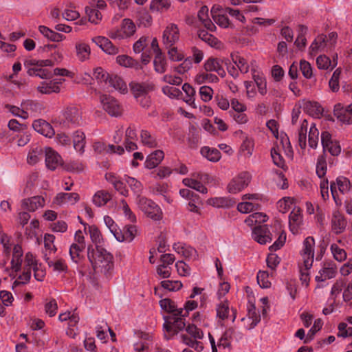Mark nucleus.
<instances>
[{
    "label": "nucleus",
    "instance_id": "nucleus-10",
    "mask_svg": "<svg viewBox=\"0 0 352 352\" xmlns=\"http://www.w3.org/2000/svg\"><path fill=\"white\" fill-rule=\"evenodd\" d=\"M333 114L342 123L352 124V104L344 107L341 103L334 106Z\"/></svg>",
    "mask_w": 352,
    "mask_h": 352
},
{
    "label": "nucleus",
    "instance_id": "nucleus-2",
    "mask_svg": "<svg viewBox=\"0 0 352 352\" xmlns=\"http://www.w3.org/2000/svg\"><path fill=\"white\" fill-rule=\"evenodd\" d=\"M138 208L148 218L154 221L162 219L163 213L160 206L153 200L145 197L139 196L137 198Z\"/></svg>",
    "mask_w": 352,
    "mask_h": 352
},
{
    "label": "nucleus",
    "instance_id": "nucleus-39",
    "mask_svg": "<svg viewBox=\"0 0 352 352\" xmlns=\"http://www.w3.org/2000/svg\"><path fill=\"white\" fill-rule=\"evenodd\" d=\"M182 183L187 187L195 189L203 194L208 192V189L199 181L191 178H184Z\"/></svg>",
    "mask_w": 352,
    "mask_h": 352
},
{
    "label": "nucleus",
    "instance_id": "nucleus-44",
    "mask_svg": "<svg viewBox=\"0 0 352 352\" xmlns=\"http://www.w3.org/2000/svg\"><path fill=\"white\" fill-rule=\"evenodd\" d=\"M308 137L309 146L314 149L316 148L318 144L319 131L315 124L311 125Z\"/></svg>",
    "mask_w": 352,
    "mask_h": 352
},
{
    "label": "nucleus",
    "instance_id": "nucleus-9",
    "mask_svg": "<svg viewBox=\"0 0 352 352\" xmlns=\"http://www.w3.org/2000/svg\"><path fill=\"white\" fill-rule=\"evenodd\" d=\"M179 38V32L177 25L169 24L163 32L162 41L166 47L173 46Z\"/></svg>",
    "mask_w": 352,
    "mask_h": 352
},
{
    "label": "nucleus",
    "instance_id": "nucleus-62",
    "mask_svg": "<svg viewBox=\"0 0 352 352\" xmlns=\"http://www.w3.org/2000/svg\"><path fill=\"white\" fill-rule=\"evenodd\" d=\"M271 156L274 164L279 168L285 169V160L276 148L271 149Z\"/></svg>",
    "mask_w": 352,
    "mask_h": 352
},
{
    "label": "nucleus",
    "instance_id": "nucleus-61",
    "mask_svg": "<svg viewBox=\"0 0 352 352\" xmlns=\"http://www.w3.org/2000/svg\"><path fill=\"white\" fill-rule=\"evenodd\" d=\"M341 74V69L340 68L336 69L329 82V87L333 92H336L339 90V78Z\"/></svg>",
    "mask_w": 352,
    "mask_h": 352
},
{
    "label": "nucleus",
    "instance_id": "nucleus-51",
    "mask_svg": "<svg viewBox=\"0 0 352 352\" xmlns=\"http://www.w3.org/2000/svg\"><path fill=\"white\" fill-rule=\"evenodd\" d=\"M168 319L172 320L173 326L174 327V334H177L179 331L186 329V322L184 318L172 314L168 316Z\"/></svg>",
    "mask_w": 352,
    "mask_h": 352
},
{
    "label": "nucleus",
    "instance_id": "nucleus-60",
    "mask_svg": "<svg viewBox=\"0 0 352 352\" xmlns=\"http://www.w3.org/2000/svg\"><path fill=\"white\" fill-rule=\"evenodd\" d=\"M89 232L92 242L96 244V247L100 245L102 237L99 229L96 226H89Z\"/></svg>",
    "mask_w": 352,
    "mask_h": 352
},
{
    "label": "nucleus",
    "instance_id": "nucleus-17",
    "mask_svg": "<svg viewBox=\"0 0 352 352\" xmlns=\"http://www.w3.org/2000/svg\"><path fill=\"white\" fill-rule=\"evenodd\" d=\"M32 126L36 131L47 138H52L55 134L52 126L44 120L39 119L35 120L32 124Z\"/></svg>",
    "mask_w": 352,
    "mask_h": 352
},
{
    "label": "nucleus",
    "instance_id": "nucleus-4",
    "mask_svg": "<svg viewBox=\"0 0 352 352\" xmlns=\"http://www.w3.org/2000/svg\"><path fill=\"white\" fill-rule=\"evenodd\" d=\"M129 88L135 100H138V98L148 95L150 92L155 91V85L148 80L141 82L132 81L129 83Z\"/></svg>",
    "mask_w": 352,
    "mask_h": 352
},
{
    "label": "nucleus",
    "instance_id": "nucleus-34",
    "mask_svg": "<svg viewBox=\"0 0 352 352\" xmlns=\"http://www.w3.org/2000/svg\"><path fill=\"white\" fill-rule=\"evenodd\" d=\"M252 78L257 86L258 93L261 96H265L267 92V82L263 74H256V71L253 70Z\"/></svg>",
    "mask_w": 352,
    "mask_h": 352
},
{
    "label": "nucleus",
    "instance_id": "nucleus-52",
    "mask_svg": "<svg viewBox=\"0 0 352 352\" xmlns=\"http://www.w3.org/2000/svg\"><path fill=\"white\" fill-rule=\"evenodd\" d=\"M306 109L310 115L316 118H319L323 113V108L317 102H307Z\"/></svg>",
    "mask_w": 352,
    "mask_h": 352
},
{
    "label": "nucleus",
    "instance_id": "nucleus-30",
    "mask_svg": "<svg viewBox=\"0 0 352 352\" xmlns=\"http://www.w3.org/2000/svg\"><path fill=\"white\" fill-rule=\"evenodd\" d=\"M111 199V195L107 190H101L95 193L92 201L94 205L101 207L107 204Z\"/></svg>",
    "mask_w": 352,
    "mask_h": 352
},
{
    "label": "nucleus",
    "instance_id": "nucleus-23",
    "mask_svg": "<svg viewBox=\"0 0 352 352\" xmlns=\"http://www.w3.org/2000/svg\"><path fill=\"white\" fill-rule=\"evenodd\" d=\"M164 157V152L162 150H156L147 156L144 166L146 168L153 169L160 164Z\"/></svg>",
    "mask_w": 352,
    "mask_h": 352
},
{
    "label": "nucleus",
    "instance_id": "nucleus-35",
    "mask_svg": "<svg viewBox=\"0 0 352 352\" xmlns=\"http://www.w3.org/2000/svg\"><path fill=\"white\" fill-rule=\"evenodd\" d=\"M308 128V122L307 120L304 119L301 124L300 127L298 131V141L300 147L305 149L307 146V133Z\"/></svg>",
    "mask_w": 352,
    "mask_h": 352
},
{
    "label": "nucleus",
    "instance_id": "nucleus-16",
    "mask_svg": "<svg viewBox=\"0 0 352 352\" xmlns=\"http://www.w3.org/2000/svg\"><path fill=\"white\" fill-rule=\"evenodd\" d=\"M45 164L47 168L54 170L62 164V158L58 153L51 148L45 149Z\"/></svg>",
    "mask_w": 352,
    "mask_h": 352
},
{
    "label": "nucleus",
    "instance_id": "nucleus-37",
    "mask_svg": "<svg viewBox=\"0 0 352 352\" xmlns=\"http://www.w3.org/2000/svg\"><path fill=\"white\" fill-rule=\"evenodd\" d=\"M74 147L76 151L83 153L85 145V135L82 131H76L73 137Z\"/></svg>",
    "mask_w": 352,
    "mask_h": 352
},
{
    "label": "nucleus",
    "instance_id": "nucleus-56",
    "mask_svg": "<svg viewBox=\"0 0 352 352\" xmlns=\"http://www.w3.org/2000/svg\"><path fill=\"white\" fill-rule=\"evenodd\" d=\"M230 307L228 300L221 302L217 306V316L221 320L228 318L229 314Z\"/></svg>",
    "mask_w": 352,
    "mask_h": 352
},
{
    "label": "nucleus",
    "instance_id": "nucleus-15",
    "mask_svg": "<svg viewBox=\"0 0 352 352\" xmlns=\"http://www.w3.org/2000/svg\"><path fill=\"white\" fill-rule=\"evenodd\" d=\"M302 223V215L300 208H294L289 216V225L291 232L296 234Z\"/></svg>",
    "mask_w": 352,
    "mask_h": 352
},
{
    "label": "nucleus",
    "instance_id": "nucleus-19",
    "mask_svg": "<svg viewBox=\"0 0 352 352\" xmlns=\"http://www.w3.org/2000/svg\"><path fill=\"white\" fill-rule=\"evenodd\" d=\"M45 199L41 196H34L22 201L21 206L29 212H34L39 208L43 207Z\"/></svg>",
    "mask_w": 352,
    "mask_h": 352
},
{
    "label": "nucleus",
    "instance_id": "nucleus-3",
    "mask_svg": "<svg viewBox=\"0 0 352 352\" xmlns=\"http://www.w3.org/2000/svg\"><path fill=\"white\" fill-rule=\"evenodd\" d=\"M63 120L60 124L63 127H71L79 125L82 121L80 109L75 105H69L63 111Z\"/></svg>",
    "mask_w": 352,
    "mask_h": 352
},
{
    "label": "nucleus",
    "instance_id": "nucleus-6",
    "mask_svg": "<svg viewBox=\"0 0 352 352\" xmlns=\"http://www.w3.org/2000/svg\"><path fill=\"white\" fill-rule=\"evenodd\" d=\"M251 176L248 172H242L234 177L228 185L230 193L236 194L248 186L250 182Z\"/></svg>",
    "mask_w": 352,
    "mask_h": 352
},
{
    "label": "nucleus",
    "instance_id": "nucleus-58",
    "mask_svg": "<svg viewBox=\"0 0 352 352\" xmlns=\"http://www.w3.org/2000/svg\"><path fill=\"white\" fill-rule=\"evenodd\" d=\"M260 205L258 203L253 202H241L237 206V210L242 213H248L253 210L259 209Z\"/></svg>",
    "mask_w": 352,
    "mask_h": 352
},
{
    "label": "nucleus",
    "instance_id": "nucleus-41",
    "mask_svg": "<svg viewBox=\"0 0 352 352\" xmlns=\"http://www.w3.org/2000/svg\"><path fill=\"white\" fill-rule=\"evenodd\" d=\"M181 339L184 344L194 349L197 351H201L204 349L202 342L195 340V338L187 336L186 334H182Z\"/></svg>",
    "mask_w": 352,
    "mask_h": 352
},
{
    "label": "nucleus",
    "instance_id": "nucleus-11",
    "mask_svg": "<svg viewBox=\"0 0 352 352\" xmlns=\"http://www.w3.org/2000/svg\"><path fill=\"white\" fill-rule=\"evenodd\" d=\"M347 220L344 215L339 210L333 212L331 220V230L336 234H340L344 232L346 226Z\"/></svg>",
    "mask_w": 352,
    "mask_h": 352
},
{
    "label": "nucleus",
    "instance_id": "nucleus-29",
    "mask_svg": "<svg viewBox=\"0 0 352 352\" xmlns=\"http://www.w3.org/2000/svg\"><path fill=\"white\" fill-rule=\"evenodd\" d=\"M198 36L201 40L212 47L219 48L220 47L221 42L218 38L212 34H209L205 30H199L198 31Z\"/></svg>",
    "mask_w": 352,
    "mask_h": 352
},
{
    "label": "nucleus",
    "instance_id": "nucleus-55",
    "mask_svg": "<svg viewBox=\"0 0 352 352\" xmlns=\"http://www.w3.org/2000/svg\"><path fill=\"white\" fill-rule=\"evenodd\" d=\"M124 179L126 184L131 188V189L133 191V192L138 195V197L140 196V194L143 188L141 182L138 181L134 177H131L127 175H125Z\"/></svg>",
    "mask_w": 352,
    "mask_h": 352
},
{
    "label": "nucleus",
    "instance_id": "nucleus-20",
    "mask_svg": "<svg viewBox=\"0 0 352 352\" xmlns=\"http://www.w3.org/2000/svg\"><path fill=\"white\" fill-rule=\"evenodd\" d=\"M137 232L138 230L135 226L127 225L124 226L123 231L119 230L118 232H116V234H115V237L118 241H128L131 242L136 236Z\"/></svg>",
    "mask_w": 352,
    "mask_h": 352
},
{
    "label": "nucleus",
    "instance_id": "nucleus-46",
    "mask_svg": "<svg viewBox=\"0 0 352 352\" xmlns=\"http://www.w3.org/2000/svg\"><path fill=\"white\" fill-rule=\"evenodd\" d=\"M195 81L199 85L206 82H217L219 78L216 75L209 74L207 72H201L196 76Z\"/></svg>",
    "mask_w": 352,
    "mask_h": 352
},
{
    "label": "nucleus",
    "instance_id": "nucleus-43",
    "mask_svg": "<svg viewBox=\"0 0 352 352\" xmlns=\"http://www.w3.org/2000/svg\"><path fill=\"white\" fill-rule=\"evenodd\" d=\"M121 28L124 33L123 35L125 36L126 38L133 36L136 30L135 23L129 19L122 20Z\"/></svg>",
    "mask_w": 352,
    "mask_h": 352
},
{
    "label": "nucleus",
    "instance_id": "nucleus-13",
    "mask_svg": "<svg viewBox=\"0 0 352 352\" xmlns=\"http://www.w3.org/2000/svg\"><path fill=\"white\" fill-rule=\"evenodd\" d=\"M253 239L260 244H265L272 241L271 233L266 225H258L252 230Z\"/></svg>",
    "mask_w": 352,
    "mask_h": 352
},
{
    "label": "nucleus",
    "instance_id": "nucleus-21",
    "mask_svg": "<svg viewBox=\"0 0 352 352\" xmlns=\"http://www.w3.org/2000/svg\"><path fill=\"white\" fill-rule=\"evenodd\" d=\"M327 45V40L326 35H318L310 45L309 53L311 56H316L320 52H326Z\"/></svg>",
    "mask_w": 352,
    "mask_h": 352
},
{
    "label": "nucleus",
    "instance_id": "nucleus-24",
    "mask_svg": "<svg viewBox=\"0 0 352 352\" xmlns=\"http://www.w3.org/2000/svg\"><path fill=\"white\" fill-rule=\"evenodd\" d=\"M235 201L229 197H212L207 200V204L215 208H230L235 204Z\"/></svg>",
    "mask_w": 352,
    "mask_h": 352
},
{
    "label": "nucleus",
    "instance_id": "nucleus-33",
    "mask_svg": "<svg viewBox=\"0 0 352 352\" xmlns=\"http://www.w3.org/2000/svg\"><path fill=\"white\" fill-rule=\"evenodd\" d=\"M45 261L50 267L52 268L54 272L58 273L65 272L67 271V266L65 261L62 258H57L54 261L51 260L50 258L46 257Z\"/></svg>",
    "mask_w": 352,
    "mask_h": 352
},
{
    "label": "nucleus",
    "instance_id": "nucleus-59",
    "mask_svg": "<svg viewBox=\"0 0 352 352\" xmlns=\"http://www.w3.org/2000/svg\"><path fill=\"white\" fill-rule=\"evenodd\" d=\"M85 248H81L80 246L76 245V243H73L69 248V254L72 260L78 263L81 258V254Z\"/></svg>",
    "mask_w": 352,
    "mask_h": 352
},
{
    "label": "nucleus",
    "instance_id": "nucleus-38",
    "mask_svg": "<svg viewBox=\"0 0 352 352\" xmlns=\"http://www.w3.org/2000/svg\"><path fill=\"white\" fill-rule=\"evenodd\" d=\"M201 153L209 161L213 162H218L221 158V153L217 148H210L208 146H204L201 149Z\"/></svg>",
    "mask_w": 352,
    "mask_h": 352
},
{
    "label": "nucleus",
    "instance_id": "nucleus-22",
    "mask_svg": "<svg viewBox=\"0 0 352 352\" xmlns=\"http://www.w3.org/2000/svg\"><path fill=\"white\" fill-rule=\"evenodd\" d=\"M80 196L76 192H60L56 195L54 201L58 205L64 204L74 205L78 202Z\"/></svg>",
    "mask_w": 352,
    "mask_h": 352
},
{
    "label": "nucleus",
    "instance_id": "nucleus-36",
    "mask_svg": "<svg viewBox=\"0 0 352 352\" xmlns=\"http://www.w3.org/2000/svg\"><path fill=\"white\" fill-rule=\"evenodd\" d=\"M108 82L111 87L120 93L125 94L127 92V85L120 77L116 75L110 76Z\"/></svg>",
    "mask_w": 352,
    "mask_h": 352
},
{
    "label": "nucleus",
    "instance_id": "nucleus-31",
    "mask_svg": "<svg viewBox=\"0 0 352 352\" xmlns=\"http://www.w3.org/2000/svg\"><path fill=\"white\" fill-rule=\"evenodd\" d=\"M140 140L142 144L149 148H156L158 142L155 137L147 130H142L140 131Z\"/></svg>",
    "mask_w": 352,
    "mask_h": 352
},
{
    "label": "nucleus",
    "instance_id": "nucleus-54",
    "mask_svg": "<svg viewBox=\"0 0 352 352\" xmlns=\"http://www.w3.org/2000/svg\"><path fill=\"white\" fill-rule=\"evenodd\" d=\"M327 173L326 155L324 153L318 156L316 164V174L320 178L324 177Z\"/></svg>",
    "mask_w": 352,
    "mask_h": 352
},
{
    "label": "nucleus",
    "instance_id": "nucleus-45",
    "mask_svg": "<svg viewBox=\"0 0 352 352\" xmlns=\"http://www.w3.org/2000/svg\"><path fill=\"white\" fill-rule=\"evenodd\" d=\"M85 12L89 21L92 23L98 24L102 19V14L95 7H86Z\"/></svg>",
    "mask_w": 352,
    "mask_h": 352
},
{
    "label": "nucleus",
    "instance_id": "nucleus-48",
    "mask_svg": "<svg viewBox=\"0 0 352 352\" xmlns=\"http://www.w3.org/2000/svg\"><path fill=\"white\" fill-rule=\"evenodd\" d=\"M231 58L241 73L246 74L248 72L249 65L243 57H241L237 54H231Z\"/></svg>",
    "mask_w": 352,
    "mask_h": 352
},
{
    "label": "nucleus",
    "instance_id": "nucleus-53",
    "mask_svg": "<svg viewBox=\"0 0 352 352\" xmlns=\"http://www.w3.org/2000/svg\"><path fill=\"white\" fill-rule=\"evenodd\" d=\"M160 305L163 310L170 313V315L176 314L179 309L175 302L170 298L161 300L160 301Z\"/></svg>",
    "mask_w": 352,
    "mask_h": 352
},
{
    "label": "nucleus",
    "instance_id": "nucleus-12",
    "mask_svg": "<svg viewBox=\"0 0 352 352\" xmlns=\"http://www.w3.org/2000/svg\"><path fill=\"white\" fill-rule=\"evenodd\" d=\"M223 62V60L220 58L211 56L205 61L204 65V69L207 72H214L220 77L224 78L226 72L222 67Z\"/></svg>",
    "mask_w": 352,
    "mask_h": 352
},
{
    "label": "nucleus",
    "instance_id": "nucleus-18",
    "mask_svg": "<svg viewBox=\"0 0 352 352\" xmlns=\"http://www.w3.org/2000/svg\"><path fill=\"white\" fill-rule=\"evenodd\" d=\"M65 81V79L59 80H50L49 82H42L37 87V90L44 94H50L52 93H58L60 90V85Z\"/></svg>",
    "mask_w": 352,
    "mask_h": 352
},
{
    "label": "nucleus",
    "instance_id": "nucleus-42",
    "mask_svg": "<svg viewBox=\"0 0 352 352\" xmlns=\"http://www.w3.org/2000/svg\"><path fill=\"white\" fill-rule=\"evenodd\" d=\"M170 0H153L150 4V10L153 12H162L170 7Z\"/></svg>",
    "mask_w": 352,
    "mask_h": 352
},
{
    "label": "nucleus",
    "instance_id": "nucleus-49",
    "mask_svg": "<svg viewBox=\"0 0 352 352\" xmlns=\"http://www.w3.org/2000/svg\"><path fill=\"white\" fill-rule=\"evenodd\" d=\"M307 30V27L303 25H298V35L295 41V45L300 50L304 48L306 45L307 39L305 38V34Z\"/></svg>",
    "mask_w": 352,
    "mask_h": 352
},
{
    "label": "nucleus",
    "instance_id": "nucleus-50",
    "mask_svg": "<svg viewBox=\"0 0 352 352\" xmlns=\"http://www.w3.org/2000/svg\"><path fill=\"white\" fill-rule=\"evenodd\" d=\"M182 90L186 95L184 100L190 106L195 104V89L190 84L184 83L182 86Z\"/></svg>",
    "mask_w": 352,
    "mask_h": 352
},
{
    "label": "nucleus",
    "instance_id": "nucleus-7",
    "mask_svg": "<svg viewBox=\"0 0 352 352\" xmlns=\"http://www.w3.org/2000/svg\"><path fill=\"white\" fill-rule=\"evenodd\" d=\"M315 240L312 236L307 237L303 241V248L301 255L303 258L304 266L310 269L314 262Z\"/></svg>",
    "mask_w": 352,
    "mask_h": 352
},
{
    "label": "nucleus",
    "instance_id": "nucleus-26",
    "mask_svg": "<svg viewBox=\"0 0 352 352\" xmlns=\"http://www.w3.org/2000/svg\"><path fill=\"white\" fill-rule=\"evenodd\" d=\"M198 18L207 30L212 32L216 29V26L208 17V8L207 6H202L198 12Z\"/></svg>",
    "mask_w": 352,
    "mask_h": 352
},
{
    "label": "nucleus",
    "instance_id": "nucleus-40",
    "mask_svg": "<svg viewBox=\"0 0 352 352\" xmlns=\"http://www.w3.org/2000/svg\"><path fill=\"white\" fill-rule=\"evenodd\" d=\"M333 63L332 65L331 60L326 55H320L316 58V65L320 69H328L330 67H331V69H333L337 65L335 58H333Z\"/></svg>",
    "mask_w": 352,
    "mask_h": 352
},
{
    "label": "nucleus",
    "instance_id": "nucleus-8",
    "mask_svg": "<svg viewBox=\"0 0 352 352\" xmlns=\"http://www.w3.org/2000/svg\"><path fill=\"white\" fill-rule=\"evenodd\" d=\"M243 338V334L241 331H236L234 327H230L221 336L219 343V347L230 348L231 342L235 340L239 342Z\"/></svg>",
    "mask_w": 352,
    "mask_h": 352
},
{
    "label": "nucleus",
    "instance_id": "nucleus-5",
    "mask_svg": "<svg viewBox=\"0 0 352 352\" xmlns=\"http://www.w3.org/2000/svg\"><path fill=\"white\" fill-rule=\"evenodd\" d=\"M100 99L103 109L109 115L114 117L121 116L122 108L116 98L109 95H102Z\"/></svg>",
    "mask_w": 352,
    "mask_h": 352
},
{
    "label": "nucleus",
    "instance_id": "nucleus-28",
    "mask_svg": "<svg viewBox=\"0 0 352 352\" xmlns=\"http://www.w3.org/2000/svg\"><path fill=\"white\" fill-rule=\"evenodd\" d=\"M38 30L45 38L54 42H59L65 38L64 35L56 32L45 25H40Z\"/></svg>",
    "mask_w": 352,
    "mask_h": 352
},
{
    "label": "nucleus",
    "instance_id": "nucleus-27",
    "mask_svg": "<svg viewBox=\"0 0 352 352\" xmlns=\"http://www.w3.org/2000/svg\"><path fill=\"white\" fill-rule=\"evenodd\" d=\"M168 62L164 54L155 55L153 59V68L155 72L162 74L166 72Z\"/></svg>",
    "mask_w": 352,
    "mask_h": 352
},
{
    "label": "nucleus",
    "instance_id": "nucleus-63",
    "mask_svg": "<svg viewBox=\"0 0 352 352\" xmlns=\"http://www.w3.org/2000/svg\"><path fill=\"white\" fill-rule=\"evenodd\" d=\"M186 332L195 340L202 339L204 337V333L201 329H199L195 324H188L186 327Z\"/></svg>",
    "mask_w": 352,
    "mask_h": 352
},
{
    "label": "nucleus",
    "instance_id": "nucleus-14",
    "mask_svg": "<svg viewBox=\"0 0 352 352\" xmlns=\"http://www.w3.org/2000/svg\"><path fill=\"white\" fill-rule=\"evenodd\" d=\"M98 46H99L105 53L110 55H116L118 54L119 49L114 45L111 41L104 36H96L92 38Z\"/></svg>",
    "mask_w": 352,
    "mask_h": 352
},
{
    "label": "nucleus",
    "instance_id": "nucleus-32",
    "mask_svg": "<svg viewBox=\"0 0 352 352\" xmlns=\"http://www.w3.org/2000/svg\"><path fill=\"white\" fill-rule=\"evenodd\" d=\"M43 156V151L41 146H34L29 151L27 162L30 165L36 164Z\"/></svg>",
    "mask_w": 352,
    "mask_h": 352
},
{
    "label": "nucleus",
    "instance_id": "nucleus-64",
    "mask_svg": "<svg viewBox=\"0 0 352 352\" xmlns=\"http://www.w3.org/2000/svg\"><path fill=\"white\" fill-rule=\"evenodd\" d=\"M192 67V62L191 57H188L184 60V61L177 67L175 68V71L179 74H184L190 70Z\"/></svg>",
    "mask_w": 352,
    "mask_h": 352
},
{
    "label": "nucleus",
    "instance_id": "nucleus-57",
    "mask_svg": "<svg viewBox=\"0 0 352 352\" xmlns=\"http://www.w3.org/2000/svg\"><path fill=\"white\" fill-rule=\"evenodd\" d=\"M5 108L14 116L21 118L24 120L29 117V113L26 112L23 107L19 108L16 106L7 104L5 105Z\"/></svg>",
    "mask_w": 352,
    "mask_h": 352
},
{
    "label": "nucleus",
    "instance_id": "nucleus-25",
    "mask_svg": "<svg viewBox=\"0 0 352 352\" xmlns=\"http://www.w3.org/2000/svg\"><path fill=\"white\" fill-rule=\"evenodd\" d=\"M23 250L19 245H15L13 248L12 259L11 261V268L14 272L20 271L22 263Z\"/></svg>",
    "mask_w": 352,
    "mask_h": 352
},
{
    "label": "nucleus",
    "instance_id": "nucleus-47",
    "mask_svg": "<svg viewBox=\"0 0 352 352\" xmlns=\"http://www.w3.org/2000/svg\"><path fill=\"white\" fill-rule=\"evenodd\" d=\"M76 50L77 56L80 60L83 61L89 58L90 54V47L87 43H76Z\"/></svg>",
    "mask_w": 352,
    "mask_h": 352
},
{
    "label": "nucleus",
    "instance_id": "nucleus-1",
    "mask_svg": "<svg viewBox=\"0 0 352 352\" xmlns=\"http://www.w3.org/2000/svg\"><path fill=\"white\" fill-rule=\"evenodd\" d=\"M87 257L96 273H102L105 276L111 274L113 268V256L102 246L97 245L94 249L89 245Z\"/></svg>",
    "mask_w": 352,
    "mask_h": 352
}]
</instances>
